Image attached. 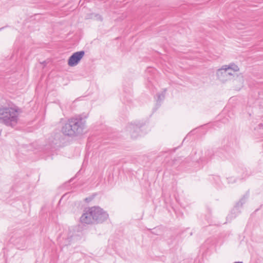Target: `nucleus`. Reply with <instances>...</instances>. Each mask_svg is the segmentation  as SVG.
I'll return each instance as SVG.
<instances>
[{
	"label": "nucleus",
	"instance_id": "obj_1",
	"mask_svg": "<svg viewBox=\"0 0 263 263\" xmlns=\"http://www.w3.org/2000/svg\"><path fill=\"white\" fill-rule=\"evenodd\" d=\"M19 109L16 106L4 105L0 107V123L14 127L18 121Z\"/></svg>",
	"mask_w": 263,
	"mask_h": 263
},
{
	"label": "nucleus",
	"instance_id": "obj_4",
	"mask_svg": "<svg viewBox=\"0 0 263 263\" xmlns=\"http://www.w3.org/2000/svg\"><path fill=\"white\" fill-rule=\"evenodd\" d=\"M228 69L229 67H227V65H224L216 71L217 79L223 83L230 81L235 77V73H229Z\"/></svg>",
	"mask_w": 263,
	"mask_h": 263
},
{
	"label": "nucleus",
	"instance_id": "obj_9",
	"mask_svg": "<svg viewBox=\"0 0 263 263\" xmlns=\"http://www.w3.org/2000/svg\"><path fill=\"white\" fill-rule=\"evenodd\" d=\"M157 97H158V100H162L164 98V94H158L157 95Z\"/></svg>",
	"mask_w": 263,
	"mask_h": 263
},
{
	"label": "nucleus",
	"instance_id": "obj_5",
	"mask_svg": "<svg viewBox=\"0 0 263 263\" xmlns=\"http://www.w3.org/2000/svg\"><path fill=\"white\" fill-rule=\"evenodd\" d=\"M84 54V51L74 52L69 57L68 60V65L70 67L76 66L83 58Z\"/></svg>",
	"mask_w": 263,
	"mask_h": 263
},
{
	"label": "nucleus",
	"instance_id": "obj_8",
	"mask_svg": "<svg viewBox=\"0 0 263 263\" xmlns=\"http://www.w3.org/2000/svg\"><path fill=\"white\" fill-rule=\"evenodd\" d=\"M227 67H229L227 70H228L229 73H235V76L237 75L236 72L239 71V68L237 65H236L234 63H231L229 65H227Z\"/></svg>",
	"mask_w": 263,
	"mask_h": 263
},
{
	"label": "nucleus",
	"instance_id": "obj_6",
	"mask_svg": "<svg viewBox=\"0 0 263 263\" xmlns=\"http://www.w3.org/2000/svg\"><path fill=\"white\" fill-rule=\"evenodd\" d=\"M80 221L84 224H91L95 222L90 208L84 211V213L80 218Z\"/></svg>",
	"mask_w": 263,
	"mask_h": 263
},
{
	"label": "nucleus",
	"instance_id": "obj_2",
	"mask_svg": "<svg viewBox=\"0 0 263 263\" xmlns=\"http://www.w3.org/2000/svg\"><path fill=\"white\" fill-rule=\"evenodd\" d=\"M85 127V121L82 118H71L62 127L65 135L74 136L81 134Z\"/></svg>",
	"mask_w": 263,
	"mask_h": 263
},
{
	"label": "nucleus",
	"instance_id": "obj_7",
	"mask_svg": "<svg viewBox=\"0 0 263 263\" xmlns=\"http://www.w3.org/2000/svg\"><path fill=\"white\" fill-rule=\"evenodd\" d=\"M127 130L130 133L132 138H136L138 137L137 133L139 132L140 129L137 125L131 123L127 126Z\"/></svg>",
	"mask_w": 263,
	"mask_h": 263
},
{
	"label": "nucleus",
	"instance_id": "obj_11",
	"mask_svg": "<svg viewBox=\"0 0 263 263\" xmlns=\"http://www.w3.org/2000/svg\"><path fill=\"white\" fill-rule=\"evenodd\" d=\"M240 204H241H241H242V201H241L240 202Z\"/></svg>",
	"mask_w": 263,
	"mask_h": 263
},
{
	"label": "nucleus",
	"instance_id": "obj_3",
	"mask_svg": "<svg viewBox=\"0 0 263 263\" xmlns=\"http://www.w3.org/2000/svg\"><path fill=\"white\" fill-rule=\"evenodd\" d=\"M94 221L97 223L102 222L108 217V215L101 208L93 206L90 208Z\"/></svg>",
	"mask_w": 263,
	"mask_h": 263
},
{
	"label": "nucleus",
	"instance_id": "obj_10",
	"mask_svg": "<svg viewBox=\"0 0 263 263\" xmlns=\"http://www.w3.org/2000/svg\"><path fill=\"white\" fill-rule=\"evenodd\" d=\"M234 263H243V262H239H239H234Z\"/></svg>",
	"mask_w": 263,
	"mask_h": 263
}]
</instances>
